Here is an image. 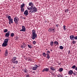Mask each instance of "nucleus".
Masks as SVG:
<instances>
[{
  "label": "nucleus",
  "mask_w": 77,
  "mask_h": 77,
  "mask_svg": "<svg viewBox=\"0 0 77 77\" xmlns=\"http://www.w3.org/2000/svg\"><path fill=\"white\" fill-rule=\"evenodd\" d=\"M10 35V31H8L7 32L5 33V37L8 38Z\"/></svg>",
  "instance_id": "6"
},
{
  "label": "nucleus",
  "mask_w": 77,
  "mask_h": 77,
  "mask_svg": "<svg viewBox=\"0 0 77 77\" xmlns=\"http://www.w3.org/2000/svg\"><path fill=\"white\" fill-rule=\"evenodd\" d=\"M46 55H47V57H46V58L49 59H50V54L48 53L46 54Z\"/></svg>",
  "instance_id": "20"
},
{
  "label": "nucleus",
  "mask_w": 77,
  "mask_h": 77,
  "mask_svg": "<svg viewBox=\"0 0 77 77\" xmlns=\"http://www.w3.org/2000/svg\"><path fill=\"white\" fill-rule=\"evenodd\" d=\"M21 48H25L24 46H23V45H21Z\"/></svg>",
  "instance_id": "42"
},
{
  "label": "nucleus",
  "mask_w": 77,
  "mask_h": 77,
  "mask_svg": "<svg viewBox=\"0 0 77 77\" xmlns=\"http://www.w3.org/2000/svg\"><path fill=\"white\" fill-rule=\"evenodd\" d=\"M42 55L44 57H46V55H47V54H46L45 53H42Z\"/></svg>",
  "instance_id": "26"
},
{
  "label": "nucleus",
  "mask_w": 77,
  "mask_h": 77,
  "mask_svg": "<svg viewBox=\"0 0 77 77\" xmlns=\"http://www.w3.org/2000/svg\"><path fill=\"white\" fill-rule=\"evenodd\" d=\"M63 29L64 30H66V26L65 25L63 26Z\"/></svg>",
  "instance_id": "33"
},
{
  "label": "nucleus",
  "mask_w": 77,
  "mask_h": 77,
  "mask_svg": "<svg viewBox=\"0 0 77 77\" xmlns=\"http://www.w3.org/2000/svg\"><path fill=\"white\" fill-rule=\"evenodd\" d=\"M25 6V4L23 3L22 5H21L20 8H24Z\"/></svg>",
  "instance_id": "19"
},
{
  "label": "nucleus",
  "mask_w": 77,
  "mask_h": 77,
  "mask_svg": "<svg viewBox=\"0 0 77 77\" xmlns=\"http://www.w3.org/2000/svg\"><path fill=\"white\" fill-rule=\"evenodd\" d=\"M76 66H75V65H73L72 67V69H75V68H76Z\"/></svg>",
  "instance_id": "31"
},
{
  "label": "nucleus",
  "mask_w": 77,
  "mask_h": 77,
  "mask_svg": "<svg viewBox=\"0 0 77 77\" xmlns=\"http://www.w3.org/2000/svg\"><path fill=\"white\" fill-rule=\"evenodd\" d=\"M14 21L15 23L16 24H18V18L17 17H15L14 18Z\"/></svg>",
  "instance_id": "4"
},
{
  "label": "nucleus",
  "mask_w": 77,
  "mask_h": 77,
  "mask_svg": "<svg viewBox=\"0 0 77 77\" xmlns=\"http://www.w3.org/2000/svg\"><path fill=\"white\" fill-rule=\"evenodd\" d=\"M31 38H32V39H35L36 38H37V34L36 33V32L35 29H33L32 31Z\"/></svg>",
  "instance_id": "1"
},
{
  "label": "nucleus",
  "mask_w": 77,
  "mask_h": 77,
  "mask_svg": "<svg viewBox=\"0 0 77 77\" xmlns=\"http://www.w3.org/2000/svg\"><path fill=\"white\" fill-rule=\"evenodd\" d=\"M29 12H30L31 13H33V12H32V9L30 10V11H29Z\"/></svg>",
  "instance_id": "44"
},
{
  "label": "nucleus",
  "mask_w": 77,
  "mask_h": 77,
  "mask_svg": "<svg viewBox=\"0 0 77 77\" xmlns=\"http://www.w3.org/2000/svg\"><path fill=\"white\" fill-rule=\"evenodd\" d=\"M33 44H36V42L35 41H33Z\"/></svg>",
  "instance_id": "43"
},
{
  "label": "nucleus",
  "mask_w": 77,
  "mask_h": 77,
  "mask_svg": "<svg viewBox=\"0 0 77 77\" xmlns=\"http://www.w3.org/2000/svg\"><path fill=\"white\" fill-rule=\"evenodd\" d=\"M38 9H37V8L35 7H32V12H33V13H35V12H37V11Z\"/></svg>",
  "instance_id": "3"
},
{
  "label": "nucleus",
  "mask_w": 77,
  "mask_h": 77,
  "mask_svg": "<svg viewBox=\"0 0 77 77\" xmlns=\"http://www.w3.org/2000/svg\"><path fill=\"white\" fill-rule=\"evenodd\" d=\"M17 57H13L12 62L13 63H15V61L17 60Z\"/></svg>",
  "instance_id": "10"
},
{
  "label": "nucleus",
  "mask_w": 77,
  "mask_h": 77,
  "mask_svg": "<svg viewBox=\"0 0 77 77\" xmlns=\"http://www.w3.org/2000/svg\"><path fill=\"white\" fill-rule=\"evenodd\" d=\"M70 53V51H68V54H69Z\"/></svg>",
  "instance_id": "47"
},
{
  "label": "nucleus",
  "mask_w": 77,
  "mask_h": 77,
  "mask_svg": "<svg viewBox=\"0 0 77 77\" xmlns=\"http://www.w3.org/2000/svg\"><path fill=\"white\" fill-rule=\"evenodd\" d=\"M8 41H9L8 39H5L4 40V42H5V43H8Z\"/></svg>",
  "instance_id": "18"
},
{
  "label": "nucleus",
  "mask_w": 77,
  "mask_h": 77,
  "mask_svg": "<svg viewBox=\"0 0 77 77\" xmlns=\"http://www.w3.org/2000/svg\"><path fill=\"white\" fill-rule=\"evenodd\" d=\"M61 63H58V65H60Z\"/></svg>",
  "instance_id": "50"
},
{
  "label": "nucleus",
  "mask_w": 77,
  "mask_h": 77,
  "mask_svg": "<svg viewBox=\"0 0 77 77\" xmlns=\"http://www.w3.org/2000/svg\"><path fill=\"white\" fill-rule=\"evenodd\" d=\"M75 42H76V41H75L74 40H73L72 42L73 44H75Z\"/></svg>",
  "instance_id": "32"
},
{
  "label": "nucleus",
  "mask_w": 77,
  "mask_h": 77,
  "mask_svg": "<svg viewBox=\"0 0 77 77\" xmlns=\"http://www.w3.org/2000/svg\"><path fill=\"white\" fill-rule=\"evenodd\" d=\"M50 69L52 71H55V70H56V69L54 68V67H53V66H50Z\"/></svg>",
  "instance_id": "14"
},
{
  "label": "nucleus",
  "mask_w": 77,
  "mask_h": 77,
  "mask_svg": "<svg viewBox=\"0 0 77 77\" xmlns=\"http://www.w3.org/2000/svg\"><path fill=\"white\" fill-rule=\"evenodd\" d=\"M15 40L16 41H17L18 39V37L17 36H16L15 37Z\"/></svg>",
  "instance_id": "36"
},
{
  "label": "nucleus",
  "mask_w": 77,
  "mask_h": 77,
  "mask_svg": "<svg viewBox=\"0 0 77 77\" xmlns=\"http://www.w3.org/2000/svg\"><path fill=\"white\" fill-rule=\"evenodd\" d=\"M75 70L76 71H77V67H76V68H75Z\"/></svg>",
  "instance_id": "46"
},
{
  "label": "nucleus",
  "mask_w": 77,
  "mask_h": 77,
  "mask_svg": "<svg viewBox=\"0 0 77 77\" xmlns=\"http://www.w3.org/2000/svg\"><path fill=\"white\" fill-rule=\"evenodd\" d=\"M35 72H35L34 71V72H33V73L35 74Z\"/></svg>",
  "instance_id": "49"
},
{
  "label": "nucleus",
  "mask_w": 77,
  "mask_h": 77,
  "mask_svg": "<svg viewBox=\"0 0 77 77\" xmlns=\"http://www.w3.org/2000/svg\"><path fill=\"white\" fill-rule=\"evenodd\" d=\"M21 8V11L22 12H23L24 11V8Z\"/></svg>",
  "instance_id": "23"
},
{
  "label": "nucleus",
  "mask_w": 77,
  "mask_h": 77,
  "mask_svg": "<svg viewBox=\"0 0 77 77\" xmlns=\"http://www.w3.org/2000/svg\"><path fill=\"white\" fill-rule=\"evenodd\" d=\"M23 71H24V72H25V73H27V70H26V69H24L23 70Z\"/></svg>",
  "instance_id": "37"
},
{
  "label": "nucleus",
  "mask_w": 77,
  "mask_h": 77,
  "mask_svg": "<svg viewBox=\"0 0 77 77\" xmlns=\"http://www.w3.org/2000/svg\"><path fill=\"white\" fill-rule=\"evenodd\" d=\"M68 9H66L65 10V12L67 13L68 11Z\"/></svg>",
  "instance_id": "39"
},
{
  "label": "nucleus",
  "mask_w": 77,
  "mask_h": 77,
  "mask_svg": "<svg viewBox=\"0 0 77 77\" xmlns=\"http://www.w3.org/2000/svg\"><path fill=\"white\" fill-rule=\"evenodd\" d=\"M8 30L7 29H5L4 30V33H6V32H8Z\"/></svg>",
  "instance_id": "24"
},
{
  "label": "nucleus",
  "mask_w": 77,
  "mask_h": 77,
  "mask_svg": "<svg viewBox=\"0 0 77 77\" xmlns=\"http://www.w3.org/2000/svg\"><path fill=\"white\" fill-rule=\"evenodd\" d=\"M68 73L69 75H72L73 74V71L72 70H70L69 71Z\"/></svg>",
  "instance_id": "15"
},
{
  "label": "nucleus",
  "mask_w": 77,
  "mask_h": 77,
  "mask_svg": "<svg viewBox=\"0 0 77 77\" xmlns=\"http://www.w3.org/2000/svg\"><path fill=\"white\" fill-rule=\"evenodd\" d=\"M4 55L5 56H8V50L6 49L5 50Z\"/></svg>",
  "instance_id": "8"
},
{
  "label": "nucleus",
  "mask_w": 77,
  "mask_h": 77,
  "mask_svg": "<svg viewBox=\"0 0 77 77\" xmlns=\"http://www.w3.org/2000/svg\"><path fill=\"white\" fill-rule=\"evenodd\" d=\"M13 68H15V67L13 66Z\"/></svg>",
  "instance_id": "52"
},
{
  "label": "nucleus",
  "mask_w": 77,
  "mask_h": 77,
  "mask_svg": "<svg viewBox=\"0 0 77 77\" xmlns=\"http://www.w3.org/2000/svg\"><path fill=\"white\" fill-rule=\"evenodd\" d=\"M27 9L29 11H31V9H32V7H28L27 8Z\"/></svg>",
  "instance_id": "22"
},
{
  "label": "nucleus",
  "mask_w": 77,
  "mask_h": 77,
  "mask_svg": "<svg viewBox=\"0 0 77 77\" xmlns=\"http://www.w3.org/2000/svg\"><path fill=\"white\" fill-rule=\"evenodd\" d=\"M49 71V69L48 68H45L42 70V72H44L46 71V72H48Z\"/></svg>",
  "instance_id": "12"
},
{
  "label": "nucleus",
  "mask_w": 77,
  "mask_h": 77,
  "mask_svg": "<svg viewBox=\"0 0 77 77\" xmlns=\"http://www.w3.org/2000/svg\"><path fill=\"white\" fill-rule=\"evenodd\" d=\"M23 44V45H24V44Z\"/></svg>",
  "instance_id": "55"
},
{
  "label": "nucleus",
  "mask_w": 77,
  "mask_h": 77,
  "mask_svg": "<svg viewBox=\"0 0 77 77\" xmlns=\"http://www.w3.org/2000/svg\"><path fill=\"white\" fill-rule=\"evenodd\" d=\"M22 29L20 30V31H21V32H26V29L25 26H22Z\"/></svg>",
  "instance_id": "5"
},
{
  "label": "nucleus",
  "mask_w": 77,
  "mask_h": 77,
  "mask_svg": "<svg viewBox=\"0 0 77 77\" xmlns=\"http://www.w3.org/2000/svg\"><path fill=\"white\" fill-rule=\"evenodd\" d=\"M60 50H63V47L62 46H60Z\"/></svg>",
  "instance_id": "27"
},
{
  "label": "nucleus",
  "mask_w": 77,
  "mask_h": 77,
  "mask_svg": "<svg viewBox=\"0 0 77 77\" xmlns=\"http://www.w3.org/2000/svg\"><path fill=\"white\" fill-rule=\"evenodd\" d=\"M26 77H29V75H26Z\"/></svg>",
  "instance_id": "45"
},
{
  "label": "nucleus",
  "mask_w": 77,
  "mask_h": 77,
  "mask_svg": "<svg viewBox=\"0 0 77 77\" xmlns=\"http://www.w3.org/2000/svg\"><path fill=\"white\" fill-rule=\"evenodd\" d=\"M15 63H15V64H18V61H17V60L16 61H15Z\"/></svg>",
  "instance_id": "29"
},
{
  "label": "nucleus",
  "mask_w": 77,
  "mask_h": 77,
  "mask_svg": "<svg viewBox=\"0 0 77 77\" xmlns=\"http://www.w3.org/2000/svg\"><path fill=\"white\" fill-rule=\"evenodd\" d=\"M46 53H49L50 54V51H46Z\"/></svg>",
  "instance_id": "38"
},
{
  "label": "nucleus",
  "mask_w": 77,
  "mask_h": 77,
  "mask_svg": "<svg viewBox=\"0 0 77 77\" xmlns=\"http://www.w3.org/2000/svg\"><path fill=\"white\" fill-rule=\"evenodd\" d=\"M24 15H25V16H26L27 15H28V10H26L24 13Z\"/></svg>",
  "instance_id": "13"
},
{
  "label": "nucleus",
  "mask_w": 77,
  "mask_h": 77,
  "mask_svg": "<svg viewBox=\"0 0 77 77\" xmlns=\"http://www.w3.org/2000/svg\"><path fill=\"white\" fill-rule=\"evenodd\" d=\"M63 71V68H60L59 69V71L60 72H62Z\"/></svg>",
  "instance_id": "30"
},
{
  "label": "nucleus",
  "mask_w": 77,
  "mask_h": 77,
  "mask_svg": "<svg viewBox=\"0 0 77 77\" xmlns=\"http://www.w3.org/2000/svg\"><path fill=\"white\" fill-rule=\"evenodd\" d=\"M8 19L9 20V24H11L13 23V19L11 18V16H9L8 17Z\"/></svg>",
  "instance_id": "2"
},
{
  "label": "nucleus",
  "mask_w": 77,
  "mask_h": 77,
  "mask_svg": "<svg viewBox=\"0 0 77 77\" xmlns=\"http://www.w3.org/2000/svg\"><path fill=\"white\" fill-rule=\"evenodd\" d=\"M29 6H31L32 8H33L34 6V5L33 3L30 2L29 3Z\"/></svg>",
  "instance_id": "11"
},
{
  "label": "nucleus",
  "mask_w": 77,
  "mask_h": 77,
  "mask_svg": "<svg viewBox=\"0 0 77 77\" xmlns=\"http://www.w3.org/2000/svg\"><path fill=\"white\" fill-rule=\"evenodd\" d=\"M54 43L55 45H59V43L57 41H55Z\"/></svg>",
  "instance_id": "21"
},
{
  "label": "nucleus",
  "mask_w": 77,
  "mask_h": 77,
  "mask_svg": "<svg viewBox=\"0 0 77 77\" xmlns=\"http://www.w3.org/2000/svg\"><path fill=\"white\" fill-rule=\"evenodd\" d=\"M28 46L29 47V48H32V46H30V45H28Z\"/></svg>",
  "instance_id": "34"
},
{
  "label": "nucleus",
  "mask_w": 77,
  "mask_h": 77,
  "mask_svg": "<svg viewBox=\"0 0 77 77\" xmlns=\"http://www.w3.org/2000/svg\"><path fill=\"white\" fill-rule=\"evenodd\" d=\"M70 39L72 41L74 40L75 39V36L72 35H70Z\"/></svg>",
  "instance_id": "7"
},
{
  "label": "nucleus",
  "mask_w": 77,
  "mask_h": 77,
  "mask_svg": "<svg viewBox=\"0 0 77 77\" xmlns=\"http://www.w3.org/2000/svg\"><path fill=\"white\" fill-rule=\"evenodd\" d=\"M38 65L35 64L34 66L33 67V68H32V69H33V70H34L35 71V70H36V69H37V68H38Z\"/></svg>",
  "instance_id": "9"
},
{
  "label": "nucleus",
  "mask_w": 77,
  "mask_h": 77,
  "mask_svg": "<svg viewBox=\"0 0 77 77\" xmlns=\"http://www.w3.org/2000/svg\"><path fill=\"white\" fill-rule=\"evenodd\" d=\"M56 26L57 28H58L59 26V24H57L55 25Z\"/></svg>",
  "instance_id": "35"
},
{
  "label": "nucleus",
  "mask_w": 77,
  "mask_h": 77,
  "mask_svg": "<svg viewBox=\"0 0 77 77\" xmlns=\"http://www.w3.org/2000/svg\"><path fill=\"white\" fill-rule=\"evenodd\" d=\"M10 36L11 37H13V36H14V33H11V34Z\"/></svg>",
  "instance_id": "28"
},
{
  "label": "nucleus",
  "mask_w": 77,
  "mask_h": 77,
  "mask_svg": "<svg viewBox=\"0 0 77 77\" xmlns=\"http://www.w3.org/2000/svg\"><path fill=\"white\" fill-rule=\"evenodd\" d=\"M1 52V49H0V53Z\"/></svg>",
  "instance_id": "53"
},
{
  "label": "nucleus",
  "mask_w": 77,
  "mask_h": 77,
  "mask_svg": "<svg viewBox=\"0 0 77 77\" xmlns=\"http://www.w3.org/2000/svg\"><path fill=\"white\" fill-rule=\"evenodd\" d=\"M58 77H61V75H60V74H59L58 75H57Z\"/></svg>",
  "instance_id": "41"
},
{
  "label": "nucleus",
  "mask_w": 77,
  "mask_h": 77,
  "mask_svg": "<svg viewBox=\"0 0 77 77\" xmlns=\"http://www.w3.org/2000/svg\"><path fill=\"white\" fill-rule=\"evenodd\" d=\"M73 74H74V75H76V73H75V72H74V73H73Z\"/></svg>",
  "instance_id": "48"
},
{
  "label": "nucleus",
  "mask_w": 77,
  "mask_h": 77,
  "mask_svg": "<svg viewBox=\"0 0 77 77\" xmlns=\"http://www.w3.org/2000/svg\"><path fill=\"white\" fill-rule=\"evenodd\" d=\"M51 51H53V50H51Z\"/></svg>",
  "instance_id": "51"
},
{
  "label": "nucleus",
  "mask_w": 77,
  "mask_h": 77,
  "mask_svg": "<svg viewBox=\"0 0 77 77\" xmlns=\"http://www.w3.org/2000/svg\"><path fill=\"white\" fill-rule=\"evenodd\" d=\"M52 28H50L49 29H48V31L49 32H51V31H52Z\"/></svg>",
  "instance_id": "25"
},
{
  "label": "nucleus",
  "mask_w": 77,
  "mask_h": 77,
  "mask_svg": "<svg viewBox=\"0 0 77 77\" xmlns=\"http://www.w3.org/2000/svg\"><path fill=\"white\" fill-rule=\"evenodd\" d=\"M23 44V45H24V44Z\"/></svg>",
  "instance_id": "54"
},
{
  "label": "nucleus",
  "mask_w": 77,
  "mask_h": 77,
  "mask_svg": "<svg viewBox=\"0 0 77 77\" xmlns=\"http://www.w3.org/2000/svg\"><path fill=\"white\" fill-rule=\"evenodd\" d=\"M52 32L53 33H54V28L53 29H52Z\"/></svg>",
  "instance_id": "40"
},
{
  "label": "nucleus",
  "mask_w": 77,
  "mask_h": 77,
  "mask_svg": "<svg viewBox=\"0 0 77 77\" xmlns=\"http://www.w3.org/2000/svg\"><path fill=\"white\" fill-rule=\"evenodd\" d=\"M50 45L51 47H53L54 46V42L51 41V42L50 43Z\"/></svg>",
  "instance_id": "16"
},
{
  "label": "nucleus",
  "mask_w": 77,
  "mask_h": 77,
  "mask_svg": "<svg viewBox=\"0 0 77 77\" xmlns=\"http://www.w3.org/2000/svg\"><path fill=\"white\" fill-rule=\"evenodd\" d=\"M2 45L3 47H6V46H7V45H8V44H7V43H6L4 42L3 43Z\"/></svg>",
  "instance_id": "17"
}]
</instances>
